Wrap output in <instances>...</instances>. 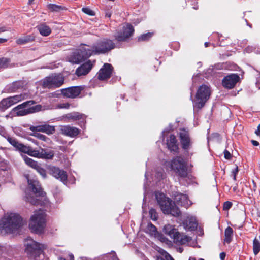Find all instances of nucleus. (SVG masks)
<instances>
[{
    "mask_svg": "<svg viewBox=\"0 0 260 260\" xmlns=\"http://www.w3.org/2000/svg\"><path fill=\"white\" fill-rule=\"evenodd\" d=\"M156 198L159 207L164 214H171L178 217L180 214V211L169 198H167L164 193L156 194Z\"/></svg>",
    "mask_w": 260,
    "mask_h": 260,
    "instance_id": "nucleus-1",
    "label": "nucleus"
},
{
    "mask_svg": "<svg viewBox=\"0 0 260 260\" xmlns=\"http://www.w3.org/2000/svg\"><path fill=\"white\" fill-rule=\"evenodd\" d=\"M35 104L36 102L34 100L25 102L14 108L11 113H14V116H23L41 111L42 106L40 104L29 107Z\"/></svg>",
    "mask_w": 260,
    "mask_h": 260,
    "instance_id": "nucleus-2",
    "label": "nucleus"
},
{
    "mask_svg": "<svg viewBox=\"0 0 260 260\" xmlns=\"http://www.w3.org/2000/svg\"><path fill=\"white\" fill-rule=\"evenodd\" d=\"M0 226L7 233H12L23 225L21 216L17 214L11 213L7 217L2 219Z\"/></svg>",
    "mask_w": 260,
    "mask_h": 260,
    "instance_id": "nucleus-3",
    "label": "nucleus"
},
{
    "mask_svg": "<svg viewBox=\"0 0 260 260\" xmlns=\"http://www.w3.org/2000/svg\"><path fill=\"white\" fill-rule=\"evenodd\" d=\"M46 214L43 210L36 211L31 216L29 228L32 231L36 233H41L45 226Z\"/></svg>",
    "mask_w": 260,
    "mask_h": 260,
    "instance_id": "nucleus-4",
    "label": "nucleus"
},
{
    "mask_svg": "<svg viewBox=\"0 0 260 260\" xmlns=\"http://www.w3.org/2000/svg\"><path fill=\"white\" fill-rule=\"evenodd\" d=\"M115 47V43L111 40L104 38L97 41L90 48L92 55L105 54Z\"/></svg>",
    "mask_w": 260,
    "mask_h": 260,
    "instance_id": "nucleus-5",
    "label": "nucleus"
},
{
    "mask_svg": "<svg viewBox=\"0 0 260 260\" xmlns=\"http://www.w3.org/2000/svg\"><path fill=\"white\" fill-rule=\"evenodd\" d=\"M210 94V89L208 86L202 85L200 86L196 95V100L193 104L194 110L202 109L209 99Z\"/></svg>",
    "mask_w": 260,
    "mask_h": 260,
    "instance_id": "nucleus-6",
    "label": "nucleus"
},
{
    "mask_svg": "<svg viewBox=\"0 0 260 260\" xmlns=\"http://www.w3.org/2000/svg\"><path fill=\"white\" fill-rule=\"evenodd\" d=\"M64 78L60 74H53L45 77L42 81V86L44 88H56L64 83Z\"/></svg>",
    "mask_w": 260,
    "mask_h": 260,
    "instance_id": "nucleus-7",
    "label": "nucleus"
},
{
    "mask_svg": "<svg viewBox=\"0 0 260 260\" xmlns=\"http://www.w3.org/2000/svg\"><path fill=\"white\" fill-rule=\"evenodd\" d=\"M25 245V252L30 257L36 258L39 256L44 248L43 245L35 241L30 238L26 239Z\"/></svg>",
    "mask_w": 260,
    "mask_h": 260,
    "instance_id": "nucleus-8",
    "label": "nucleus"
},
{
    "mask_svg": "<svg viewBox=\"0 0 260 260\" xmlns=\"http://www.w3.org/2000/svg\"><path fill=\"white\" fill-rule=\"evenodd\" d=\"M171 169L181 177L187 176V168L184 159L181 156H177L170 162Z\"/></svg>",
    "mask_w": 260,
    "mask_h": 260,
    "instance_id": "nucleus-9",
    "label": "nucleus"
},
{
    "mask_svg": "<svg viewBox=\"0 0 260 260\" xmlns=\"http://www.w3.org/2000/svg\"><path fill=\"white\" fill-rule=\"evenodd\" d=\"M91 52L90 48H89V46L87 48L82 47L71 56L70 61L73 63H80L92 55Z\"/></svg>",
    "mask_w": 260,
    "mask_h": 260,
    "instance_id": "nucleus-10",
    "label": "nucleus"
},
{
    "mask_svg": "<svg viewBox=\"0 0 260 260\" xmlns=\"http://www.w3.org/2000/svg\"><path fill=\"white\" fill-rule=\"evenodd\" d=\"M28 154L30 156L45 159H51L54 156V152L52 150L41 148L39 150L33 149L30 147Z\"/></svg>",
    "mask_w": 260,
    "mask_h": 260,
    "instance_id": "nucleus-11",
    "label": "nucleus"
},
{
    "mask_svg": "<svg viewBox=\"0 0 260 260\" xmlns=\"http://www.w3.org/2000/svg\"><path fill=\"white\" fill-rule=\"evenodd\" d=\"M48 169L49 173L53 177L64 184L67 183L68 175L65 171L55 166H50Z\"/></svg>",
    "mask_w": 260,
    "mask_h": 260,
    "instance_id": "nucleus-12",
    "label": "nucleus"
},
{
    "mask_svg": "<svg viewBox=\"0 0 260 260\" xmlns=\"http://www.w3.org/2000/svg\"><path fill=\"white\" fill-rule=\"evenodd\" d=\"M179 138L182 149L186 152H188L191 148L192 144L189 133L185 129L181 130L179 133Z\"/></svg>",
    "mask_w": 260,
    "mask_h": 260,
    "instance_id": "nucleus-13",
    "label": "nucleus"
},
{
    "mask_svg": "<svg viewBox=\"0 0 260 260\" xmlns=\"http://www.w3.org/2000/svg\"><path fill=\"white\" fill-rule=\"evenodd\" d=\"M240 77L236 74H231L224 77L222 80V86L226 89L233 88L239 81Z\"/></svg>",
    "mask_w": 260,
    "mask_h": 260,
    "instance_id": "nucleus-14",
    "label": "nucleus"
},
{
    "mask_svg": "<svg viewBox=\"0 0 260 260\" xmlns=\"http://www.w3.org/2000/svg\"><path fill=\"white\" fill-rule=\"evenodd\" d=\"M83 88L81 86H73L61 89L63 95L69 98H76L81 92Z\"/></svg>",
    "mask_w": 260,
    "mask_h": 260,
    "instance_id": "nucleus-15",
    "label": "nucleus"
},
{
    "mask_svg": "<svg viewBox=\"0 0 260 260\" xmlns=\"http://www.w3.org/2000/svg\"><path fill=\"white\" fill-rule=\"evenodd\" d=\"M60 132L62 135L71 138H75L80 133V130L78 128L69 125L61 126Z\"/></svg>",
    "mask_w": 260,
    "mask_h": 260,
    "instance_id": "nucleus-16",
    "label": "nucleus"
},
{
    "mask_svg": "<svg viewBox=\"0 0 260 260\" xmlns=\"http://www.w3.org/2000/svg\"><path fill=\"white\" fill-rule=\"evenodd\" d=\"M113 69L111 64L105 63L98 73V79L100 80L109 79L111 76Z\"/></svg>",
    "mask_w": 260,
    "mask_h": 260,
    "instance_id": "nucleus-17",
    "label": "nucleus"
},
{
    "mask_svg": "<svg viewBox=\"0 0 260 260\" xmlns=\"http://www.w3.org/2000/svg\"><path fill=\"white\" fill-rule=\"evenodd\" d=\"M134 31V29L132 25L127 24L123 27L122 32L118 34L115 38L119 42L125 41L133 35Z\"/></svg>",
    "mask_w": 260,
    "mask_h": 260,
    "instance_id": "nucleus-18",
    "label": "nucleus"
},
{
    "mask_svg": "<svg viewBox=\"0 0 260 260\" xmlns=\"http://www.w3.org/2000/svg\"><path fill=\"white\" fill-rule=\"evenodd\" d=\"M29 129L32 132H40L45 133L48 135H52L55 132L54 126L48 124H44L38 126H31Z\"/></svg>",
    "mask_w": 260,
    "mask_h": 260,
    "instance_id": "nucleus-19",
    "label": "nucleus"
},
{
    "mask_svg": "<svg viewBox=\"0 0 260 260\" xmlns=\"http://www.w3.org/2000/svg\"><path fill=\"white\" fill-rule=\"evenodd\" d=\"M7 141L17 150L28 154L29 150H30V146H27L20 143L17 140L13 137L8 136L7 137Z\"/></svg>",
    "mask_w": 260,
    "mask_h": 260,
    "instance_id": "nucleus-20",
    "label": "nucleus"
},
{
    "mask_svg": "<svg viewBox=\"0 0 260 260\" xmlns=\"http://www.w3.org/2000/svg\"><path fill=\"white\" fill-rule=\"evenodd\" d=\"M29 187L37 196L44 197L45 193L42 190L38 181L34 180L28 179Z\"/></svg>",
    "mask_w": 260,
    "mask_h": 260,
    "instance_id": "nucleus-21",
    "label": "nucleus"
},
{
    "mask_svg": "<svg viewBox=\"0 0 260 260\" xmlns=\"http://www.w3.org/2000/svg\"><path fill=\"white\" fill-rule=\"evenodd\" d=\"M174 200L179 205L185 208H188L191 204V202L186 194L177 193L175 195Z\"/></svg>",
    "mask_w": 260,
    "mask_h": 260,
    "instance_id": "nucleus-22",
    "label": "nucleus"
},
{
    "mask_svg": "<svg viewBox=\"0 0 260 260\" xmlns=\"http://www.w3.org/2000/svg\"><path fill=\"white\" fill-rule=\"evenodd\" d=\"M92 67L93 63L90 60H88L77 69L76 74L78 76L85 75L89 73Z\"/></svg>",
    "mask_w": 260,
    "mask_h": 260,
    "instance_id": "nucleus-23",
    "label": "nucleus"
},
{
    "mask_svg": "<svg viewBox=\"0 0 260 260\" xmlns=\"http://www.w3.org/2000/svg\"><path fill=\"white\" fill-rule=\"evenodd\" d=\"M64 121L66 122H70L72 121H76L80 119H84L85 116L83 114H80L78 112H72L68 113L62 116Z\"/></svg>",
    "mask_w": 260,
    "mask_h": 260,
    "instance_id": "nucleus-24",
    "label": "nucleus"
},
{
    "mask_svg": "<svg viewBox=\"0 0 260 260\" xmlns=\"http://www.w3.org/2000/svg\"><path fill=\"white\" fill-rule=\"evenodd\" d=\"M177 140L176 137L174 135H171L169 139L167 140V146L170 151L176 153L179 149L177 144Z\"/></svg>",
    "mask_w": 260,
    "mask_h": 260,
    "instance_id": "nucleus-25",
    "label": "nucleus"
},
{
    "mask_svg": "<svg viewBox=\"0 0 260 260\" xmlns=\"http://www.w3.org/2000/svg\"><path fill=\"white\" fill-rule=\"evenodd\" d=\"M183 225L185 230L193 231L197 228L198 224L193 217H187L183 222Z\"/></svg>",
    "mask_w": 260,
    "mask_h": 260,
    "instance_id": "nucleus-26",
    "label": "nucleus"
},
{
    "mask_svg": "<svg viewBox=\"0 0 260 260\" xmlns=\"http://www.w3.org/2000/svg\"><path fill=\"white\" fill-rule=\"evenodd\" d=\"M164 232L167 235L170 237V238H172L173 240L177 236L178 231L176 229L174 228V226L171 224H166L164 226L163 228Z\"/></svg>",
    "mask_w": 260,
    "mask_h": 260,
    "instance_id": "nucleus-27",
    "label": "nucleus"
},
{
    "mask_svg": "<svg viewBox=\"0 0 260 260\" xmlns=\"http://www.w3.org/2000/svg\"><path fill=\"white\" fill-rule=\"evenodd\" d=\"M191 240V238L185 235L181 234L178 232L177 236L173 240L174 242L177 244L180 245H184L189 242Z\"/></svg>",
    "mask_w": 260,
    "mask_h": 260,
    "instance_id": "nucleus-28",
    "label": "nucleus"
},
{
    "mask_svg": "<svg viewBox=\"0 0 260 260\" xmlns=\"http://www.w3.org/2000/svg\"><path fill=\"white\" fill-rule=\"evenodd\" d=\"M26 85V82L24 81L19 80L14 82L10 85L9 90L11 92H15L18 89L23 88Z\"/></svg>",
    "mask_w": 260,
    "mask_h": 260,
    "instance_id": "nucleus-29",
    "label": "nucleus"
},
{
    "mask_svg": "<svg viewBox=\"0 0 260 260\" xmlns=\"http://www.w3.org/2000/svg\"><path fill=\"white\" fill-rule=\"evenodd\" d=\"M37 29L40 34L43 36H48L51 32V28L45 23L41 24L37 26Z\"/></svg>",
    "mask_w": 260,
    "mask_h": 260,
    "instance_id": "nucleus-30",
    "label": "nucleus"
},
{
    "mask_svg": "<svg viewBox=\"0 0 260 260\" xmlns=\"http://www.w3.org/2000/svg\"><path fill=\"white\" fill-rule=\"evenodd\" d=\"M35 40L33 36L27 35L18 39L16 42L18 45H24L32 42Z\"/></svg>",
    "mask_w": 260,
    "mask_h": 260,
    "instance_id": "nucleus-31",
    "label": "nucleus"
},
{
    "mask_svg": "<svg viewBox=\"0 0 260 260\" xmlns=\"http://www.w3.org/2000/svg\"><path fill=\"white\" fill-rule=\"evenodd\" d=\"M224 242L226 243H230L232 240L233 236V230L231 227L228 226L224 231Z\"/></svg>",
    "mask_w": 260,
    "mask_h": 260,
    "instance_id": "nucleus-32",
    "label": "nucleus"
},
{
    "mask_svg": "<svg viewBox=\"0 0 260 260\" xmlns=\"http://www.w3.org/2000/svg\"><path fill=\"white\" fill-rule=\"evenodd\" d=\"M47 8L51 12H59L61 11L66 10L67 9L61 5H57L53 4H49L47 5Z\"/></svg>",
    "mask_w": 260,
    "mask_h": 260,
    "instance_id": "nucleus-33",
    "label": "nucleus"
},
{
    "mask_svg": "<svg viewBox=\"0 0 260 260\" xmlns=\"http://www.w3.org/2000/svg\"><path fill=\"white\" fill-rule=\"evenodd\" d=\"M12 105L13 104L9 98H5L0 102V110L4 111Z\"/></svg>",
    "mask_w": 260,
    "mask_h": 260,
    "instance_id": "nucleus-34",
    "label": "nucleus"
},
{
    "mask_svg": "<svg viewBox=\"0 0 260 260\" xmlns=\"http://www.w3.org/2000/svg\"><path fill=\"white\" fill-rule=\"evenodd\" d=\"M10 100L12 104L13 105L18 103L26 99V95L24 94H21L19 95H16L13 96L8 97Z\"/></svg>",
    "mask_w": 260,
    "mask_h": 260,
    "instance_id": "nucleus-35",
    "label": "nucleus"
},
{
    "mask_svg": "<svg viewBox=\"0 0 260 260\" xmlns=\"http://www.w3.org/2000/svg\"><path fill=\"white\" fill-rule=\"evenodd\" d=\"M24 160L25 162V163L30 167L35 169V170L38 168V167L40 166V164H38V162L36 161H35L32 159L27 157L25 156L24 157Z\"/></svg>",
    "mask_w": 260,
    "mask_h": 260,
    "instance_id": "nucleus-36",
    "label": "nucleus"
},
{
    "mask_svg": "<svg viewBox=\"0 0 260 260\" xmlns=\"http://www.w3.org/2000/svg\"><path fill=\"white\" fill-rule=\"evenodd\" d=\"M253 251L255 255L260 252V242L256 238L253 241Z\"/></svg>",
    "mask_w": 260,
    "mask_h": 260,
    "instance_id": "nucleus-37",
    "label": "nucleus"
},
{
    "mask_svg": "<svg viewBox=\"0 0 260 260\" xmlns=\"http://www.w3.org/2000/svg\"><path fill=\"white\" fill-rule=\"evenodd\" d=\"M162 256H156V260H174L173 258L167 252L164 251L162 253Z\"/></svg>",
    "mask_w": 260,
    "mask_h": 260,
    "instance_id": "nucleus-38",
    "label": "nucleus"
},
{
    "mask_svg": "<svg viewBox=\"0 0 260 260\" xmlns=\"http://www.w3.org/2000/svg\"><path fill=\"white\" fill-rule=\"evenodd\" d=\"M10 62V60L9 58L5 57H2L0 58V69L6 68L8 67Z\"/></svg>",
    "mask_w": 260,
    "mask_h": 260,
    "instance_id": "nucleus-39",
    "label": "nucleus"
},
{
    "mask_svg": "<svg viewBox=\"0 0 260 260\" xmlns=\"http://www.w3.org/2000/svg\"><path fill=\"white\" fill-rule=\"evenodd\" d=\"M153 35L152 33L148 32L147 34H144L141 35L138 38L139 41H145L148 40Z\"/></svg>",
    "mask_w": 260,
    "mask_h": 260,
    "instance_id": "nucleus-40",
    "label": "nucleus"
},
{
    "mask_svg": "<svg viewBox=\"0 0 260 260\" xmlns=\"http://www.w3.org/2000/svg\"><path fill=\"white\" fill-rule=\"evenodd\" d=\"M37 171L42 176L43 178L46 177V170L40 165L36 169Z\"/></svg>",
    "mask_w": 260,
    "mask_h": 260,
    "instance_id": "nucleus-41",
    "label": "nucleus"
},
{
    "mask_svg": "<svg viewBox=\"0 0 260 260\" xmlns=\"http://www.w3.org/2000/svg\"><path fill=\"white\" fill-rule=\"evenodd\" d=\"M149 214L151 219L153 220H156L157 219V214L156 210L154 209H151L149 210Z\"/></svg>",
    "mask_w": 260,
    "mask_h": 260,
    "instance_id": "nucleus-42",
    "label": "nucleus"
},
{
    "mask_svg": "<svg viewBox=\"0 0 260 260\" xmlns=\"http://www.w3.org/2000/svg\"><path fill=\"white\" fill-rule=\"evenodd\" d=\"M34 136L37 138L39 139L40 140H41L45 142H47L49 140V139L46 136L40 133H36V134L34 135Z\"/></svg>",
    "mask_w": 260,
    "mask_h": 260,
    "instance_id": "nucleus-43",
    "label": "nucleus"
},
{
    "mask_svg": "<svg viewBox=\"0 0 260 260\" xmlns=\"http://www.w3.org/2000/svg\"><path fill=\"white\" fill-rule=\"evenodd\" d=\"M82 10L84 13L90 16H94L95 15L94 11L88 8H83Z\"/></svg>",
    "mask_w": 260,
    "mask_h": 260,
    "instance_id": "nucleus-44",
    "label": "nucleus"
},
{
    "mask_svg": "<svg viewBox=\"0 0 260 260\" xmlns=\"http://www.w3.org/2000/svg\"><path fill=\"white\" fill-rule=\"evenodd\" d=\"M70 107V104L68 103H60L57 105V108L58 109H69Z\"/></svg>",
    "mask_w": 260,
    "mask_h": 260,
    "instance_id": "nucleus-45",
    "label": "nucleus"
},
{
    "mask_svg": "<svg viewBox=\"0 0 260 260\" xmlns=\"http://www.w3.org/2000/svg\"><path fill=\"white\" fill-rule=\"evenodd\" d=\"M147 228L148 230L152 232V234H155L157 232L156 228L151 223L148 224Z\"/></svg>",
    "mask_w": 260,
    "mask_h": 260,
    "instance_id": "nucleus-46",
    "label": "nucleus"
},
{
    "mask_svg": "<svg viewBox=\"0 0 260 260\" xmlns=\"http://www.w3.org/2000/svg\"><path fill=\"white\" fill-rule=\"evenodd\" d=\"M232 206V203L231 202L226 201L224 203L223 207V210H228L230 208H231Z\"/></svg>",
    "mask_w": 260,
    "mask_h": 260,
    "instance_id": "nucleus-47",
    "label": "nucleus"
},
{
    "mask_svg": "<svg viewBox=\"0 0 260 260\" xmlns=\"http://www.w3.org/2000/svg\"><path fill=\"white\" fill-rule=\"evenodd\" d=\"M164 171L161 170L160 171H158L156 172V176L157 177V179L160 180L162 179L164 177Z\"/></svg>",
    "mask_w": 260,
    "mask_h": 260,
    "instance_id": "nucleus-48",
    "label": "nucleus"
},
{
    "mask_svg": "<svg viewBox=\"0 0 260 260\" xmlns=\"http://www.w3.org/2000/svg\"><path fill=\"white\" fill-rule=\"evenodd\" d=\"M224 158L226 159H231V158L232 157L231 154L230 153V152L226 150H225L224 151Z\"/></svg>",
    "mask_w": 260,
    "mask_h": 260,
    "instance_id": "nucleus-49",
    "label": "nucleus"
},
{
    "mask_svg": "<svg viewBox=\"0 0 260 260\" xmlns=\"http://www.w3.org/2000/svg\"><path fill=\"white\" fill-rule=\"evenodd\" d=\"M238 172V167L237 166H236V168L233 171L232 173L233 175V179L234 180H236V174Z\"/></svg>",
    "mask_w": 260,
    "mask_h": 260,
    "instance_id": "nucleus-50",
    "label": "nucleus"
},
{
    "mask_svg": "<svg viewBox=\"0 0 260 260\" xmlns=\"http://www.w3.org/2000/svg\"><path fill=\"white\" fill-rule=\"evenodd\" d=\"M29 202L32 205H38L40 203L38 200H35L34 199H31Z\"/></svg>",
    "mask_w": 260,
    "mask_h": 260,
    "instance_id": "nucleus-51",
    "label": "nucleus"
},
{
    "mask_svg": "<svg viewBox=\"0 0 260 260\" xmlns=\"http://www.w3.org/2000/svg\"><path fill=\"white\" fill-rule=\"evenodd\" d=\"M6 134V133L5 131H4V129L0 126V135L3 136V137L6 138V136H5Z\"/></svg>",
    "mask_w": 260,
    "mask_h": 260,
    "instance_id": "nucleus-52",
    "label": "nucleus"
},
{
    "mask_svg": "<svg viewBox=\"0 0 260 260\" xmlns=\"http://www.w3.org/2000/svg\"><path fill=\"white\" fill-rule=\"evenodd\" d=\"M225 256H226L225 253H224L223 252L220 253V258L221 260H224L225 259Z\"/></svg>",
    "mask_w": 260,
    "mask_h": 260,
    "instance_id": "nucleus-53",
    "label": "nucleus"
},
{
    "mask_svg": "<svg viewBox=\"0 0 260 260\" xmlns=\"http://www.w3.org/2000/svg\"><path fill=\"white\" fill-rule=\"evenodd\" d=\"M251 143L252 144L255 146H257L259 145V143L258 142H257V141H255V140H251Z\"/></svg>",
    "mask_w": 260,
    "mask_h": 260,
    "instance_id": "nucleus-54",
    "label": "nucleus"
},
{
    "mask_svg": "<svg viewBox=\"0 0 260 260\" xmlns=\"http://www.w3.org/2000/svg\"><path fill=\"white\" fill-rule=\"evenodd\" d=\"M255 133L258 136L260 135V124L258 126L257 129L255 131Z\"/></svg>",
    "mask_w": 260,
    "mask_h": 260,
    "instance_id": "nucleus-55",
    "label": "nucleus"
},
{
    "mask_svg": "<svg viewBox=\"0 0 260 260\" xmlns=\"http://www.w3.org/2000/svg\"><path fill=\"white\" fill-rule=\"evenodd\" d=\"M7 30V29H6V28L5 27H4V26L0 27V33L5 32Z\"/></svg>",
    "mask_w": 260,
    "mask_h": 260,
    "instance_id": "nucleus-56",
    "label": "nucleus"
},
{
    "mask_svg": "<svg viewBox=\"0 0 260 260\" xmlns=\"http://www.w3.org/2000/svg\"><path fill=\"white\" fill-rule=\"evenodd\" d=\"M7 41V39L0 38V44L4 43Z\"/></svg>",
    "mask_w": 260,
    "mask_h": 260,
    "instance_id": "nucleus-57",
    "label": "nucleus"
},
{
    "mask_svg": "<svg viewBox=\"0 0 260 260\" xmlns=\"http://www.w3.org/2000/svg\"><path fill=\"white\" fill-rule=\"evenodd\" d=\"M69 258H70V260H74V255H73V254H70L69 255Z\"/></svg>",
    "mask_w": 260,
    "mask_h": 260,
    "instance_id": "nucleus-58",
    "label": "nucleus"
},
{
    "mask_svg": "<svg viewBox=\"0 0 260 260\" xmlns=\"http://www.w3.org/2000/svg\"><path fill=\"white\" fill-rule=\"evenodd\" d=\"M34 0H28V4H31Z\"/></svg>",
    "mask_w": 260,
    "mask_h": 260,
    "instance_id": "nucleus-59",
    "label": "nucleus"
},
{
    "mask_svg": "<svg viewBox=\"0 0 260 260\" xmlns=\"http://www.w3.org/2000/svg\"><path fill=\"white\" fill-rule=\"evenodd\" d=\"M205 47H208V43L206 42V43H205Z\"/></svg>",
    "mask_w": 260,
    "mask_h": 260,
    "instance_id": "nucleus-60",
    "label": "nucleus"
},
{
    "mask_svg": "<svg viewBox=\"0 0 260 260\" xmlns=\"http://www.w3.org/2000/svg\"><path fill=\"white\" fill-rule=\"evenodd\" d=\"M189 260H196L193 257H190Z\"/></svg>",
    "mask_w": 260,
    "mask_h": 260,
    "instance_id": "nucleus-61",
    "label": "nucleus"
},
{
    "mask_svg": "<svg viewBox=\"0 0 260 260\" xmlns=\"http://www.w3.org/2000/svg\"><path fill=\"white\" fill-rule=\"evenodd\" d=\"M254 183V187H253V189L254 190H255V188H256V185H255V184Z\"/></svg>",
    "mask_w": 260,
    "mask_h": 260,
    "instance_id": "nucleus-62",
    "label": "nucleus"
},
{
    "mask_svg": "<svg viewBox=\"0 0 260 260\" xmlns=\"http://www.w3.org/2000/svg\"><path fill=\"white\" fill-rule=\"evenodd\" d=\"M59 260H66V259L65 258H64L60 257V258H59Z\"/></svg>",
    "mask_w": 260,
    "mask_h": 260,
    "instance_id": "nucleus-63",
    "label": "nucleus"
},
{
    "mask_svg": "<svg viewBox=\"0 0 260 260\" xmlns=\"http://www.w3.org/2000/svg\"><path fill=\"white\" fill-rule=\"evenodd\" d=\"M199 260H204V259L203 258H200Z\"/></svg>",
    "mask_w": 260,
    "mask_h": 260,
    "instance_id": "nucleus-64",
    "label": "nucleus"
}]
</instances>
